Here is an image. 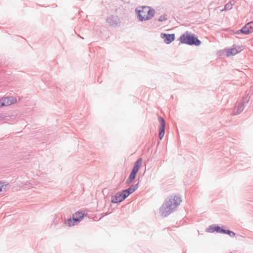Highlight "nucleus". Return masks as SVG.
Instances as JSON below:
<instances>
[{"label":"nucleus","instance_id":"obj_1","mask_svg":"<svg viewBox=\"0 0 253 253\" xmlns=\"http://www.w3.org/2000/svg\"><path fill=\"white\" fill-rule=\"evenodd\" d=\"M182 200L178 195L171 196L162 205L160 209L161 215L167 217L180 205Z\"/></svg>","mask_w":253,"mask_h":253},{"label":"nucleus","instance_id":"obj_4","mask_svg":"<svg viewBox=\"0 0 253 253\" xmlns=\"http://www.w3.org/2000/svg\"><path fill=\"white\" fill-rule=\"evenodd\" d=\"M106 23L111 27H116L120 25V19L118 16L111 15L107 17Z\"/></svg>","mask_w":253,"mask_h":253},{"label":"nucleus","instance_id":"obj_9","mask_svg":"<svg viewBox=\"0 0 253 253\" xmlns=\"http://www.w3.org/2000/svg\"><path fill=\"white\" fill-rule=\"evenodd\" d=\"M161 38L164 40L166 43L169 44L175 40V35L174 34L161 33Z\"/></svg>","mask_w":253,"mask_h":253},{"label":"nucleus","instance_id":"obj_25","mask_svg":"<svg viewBox=\"0 0 253 253\" xmlns=\"http://www.w3.org/2000/svg\"><path fill=\"white\" fill-rule=\"evenodd\" d=\"M26 187L27 188H30V187H32V183L31 182H27L25 184Z\"/></svg>","mask_w":253,"mask_h":253},{"label":"nucleus","instance_id":"obj_3","mask_svg":"<svg viewBox=\"0 0 253 253\" xmlns=\"http://www.w3.org/2000/svg\"><path fill=\"white\" fill-rule=\"evenodd\" d=\"M179 40L181 43L190 45L199 46L201 43V41L194 34H190L188 32L182 34L180 37Z\"/></svg>","mask_w":253,"mask_h":253},{"label":"nucleus","instance_id":"obj_8","mask_svg":"<svg viewBox=\"0 0 253 253\" xmlns=\"http://www.w3.org/2000/svg\"><path fill=\"white\" fill-rule=\"evenodd\" d=\"M1 100V106H2V107L10 105L16 101V99L12 96L2 98Z\"/></svg>","mask_w":253,"mask_h":253},{"label":"nucleus","instance_id":"obj_18","mask_svg":"<svg viewBox=\"0 0 253 253\" xmlns=\"http://www.w3.org/2000/svg\"><path fill=\"white\" fill-rule=\"evenodd\" d=\"M234 2V1L233 0L232 1H230L229 2L226 3L224 6V9L225 10H230L232 7Z\"/></svg>","mask_w":253,"mask_h":253},{"label":"nucleus","instance_id":"obj_12","mask_svg":"<svg viewBox=\"0 0 253 253\" xmlns=\"http://www.w3.org/2000/svg\"><path fill=\"white\" fill-rule=\"evenodd\" d=\"M84 214L82 211H78L72 214V217L74 219H72L73 221H75L77 224L80 222L83 217H84Z\"/></svg>","mask_w":253,"mask_h":253},{"label":"nucleus","instance_id":"obj_24","mask_svg":"<svg viewBox=\"0 0 253 253\" xmlns=\"http://www.w3.org/2000/svg\"><path fill=\"white\" fill-rule=\"evenodd\" d=\"M221 227L219 226H217V225H215V227H214V230H215V232H216L217 233H220L221 232Z\"/></svg>","mask_w":253,"mask_h":253},{"label":"nucleus","instance_id":"obj_14","mask_svg":"<svg viewBox=\"0 0 253 253\" xmlns=\"http://www.w3.org/2000/svg\"><path fill=\"white\" fill-rule=\"evenodd\" d=\"M244 107L245 104H243V103H239L237 107L235 109L233 113V115H237L240 114L243 111Z\"/></svg>","mask_w":253,"mask_h":253},{"label":"nucleus","instance_id":"obj_20","mask_svg":"<svg viewBox=\"0 0 253 253\" xmlns=\"http://www.w3.org/2000/svg\"><path fill=\"white\" fill-rule=\"evenodd\" d=\"M167 19V15L166 14H164L161 15L158 21L160 22H163Z\"/></svg>","mask_w":253,"mask_h":253},{"label":"nucleus","instance_id":"obj_13","mask_svg":"<svg viewBox=\"0 0 253 253\" xmlns=\"http://www.w3.org/2000/svg\"><path fill=\"white\" fill-rule=\"evenodd\" d=\"M142 163V159L139 158L134 164L132 171L137 173Z\"/></svg>","mask_w":253,"mask_h":253},{"label":"nucleus","instance_id":"obj_17","mask_svg":"<svg viewBox=\"0 0 253 253\" xmlns=\"http://www.w3.org/2000/svg\"><path fill=\"white\" fill-rule=\"evenodd\" d=\"M220 231V233L228 234L231 237H234L235 236V233L229 230L224 229L222 228Z\"/></svg>","mask_w":253,"mask_h":253},{"label":"nucleus","instance_id":"obj_22","mask_svg":"<svg viewBox=\"0 0 253 253\" xmlns=\"http://www.w3.org/2000/svg\"><path fill=\"white\" fill-rule=\"evenodd\" d=\"M8 117V116H6L3 114H0V121H3V120L7 121V120H8V119H7Z\"/></svg>","mask_w":253,"mask_h":253},{"label":"nucleus","instance_id":"obj_2","mask_svg":"<svg viewBox=\"0 0 253 253\" xmlns=\"http://www.w3.org/2000/svg\"><path fill=\"white\" fill-rule=\"evenodd\" d=\"M137 18L140 21L151 19L155 15V10L150 7L143 6L140 9H136Z\"/></svg>","mask_w":253,"mask_h":253},{"label":"nucleus","instance_id":"obj_15","mask_svg":"<svg viewBox=\"0 0 253 253\" xmlns=\"http://www.w3.org/2000/svg\"><path fill=\"white\" fill-rule=\"evenodd\" d=\"M72 219H74L72 216L68 219H65L64 223L68 227H71L77 224L75 221H73Z\"/></svg>","mask_w":253,"mask_h":253},{"label":"nucleus","instance_id":"obj_16","mask_svg":"<svg viewBox=\"0 0 253 253\" xmlns=\"http://www.w3.org/2000/svg\"><path fill=\"white\" fill-rule=\"evenodd\" d=\"M137 173L134 172L133 171H131L130 174L128 177L127 178L126 183L127 184H129L132 182V181L134 180L136 177Z\"/></svg>","mask_w":253,"mask_h":253},{"label":"nucleus","instance_id":"obj_23","mask_svg":"<svg viewBox=\"0 0 253 253\" xmlns=\"http://www.w3.org/2000/svg\"><path fill=\"white\" fill-rule=\"evenodd\" d=\"M214 227H215V225L214 226V225H210L209 227V228L208 229V231L209 232H210V233H212L213 232H215V230H214Z\"/></svg>","mask_w":253,"mask_h":253},{"label":"nucleus","instance_id":"obj_27","mask_svg":"<svg viewBox=\"0 0 253 253\" xmlns=\"http://www.w3.org/2000/svg\"><path fill=\"white\" fill-rule=\"evenodd\" d=\"M1 99H0V107H2V106H1Z\"/></svg>","mask_w":253,"mask_h":253},{"label":"nucleus","instance_id":"obj_6","mask_svg":"<svg viewBox=\"0 0 253 253\" xmlns=\"http://www.w3.org/2000/svg\"><path fill=\"white\" fill-rule=\"evenodd\" d=\"M125 199H126V196H125L123 191H122L121 192H117L114 195L112 196L111 202L116 204L121 202Z\"/></svg>","mask_w":253,"mask_h":253},{"label":"nucleus","instance_id":"obj_21","mask_svg":"<svg viewBox=\"0 0 253 253\" xmlns=\"http://www.w3.org/2000/svg\"><path fill=\"white\" fill-rule=\"evenodd\" d=\"M249 100V97L248 96V95L244 96L243 97L242 103H243V104H244L245 103L248 102Z\"/></svg>","mask_w":253,"mask_h":253},{"label":"nucleus","instance_id":"obj_19","mask_svg":"<svg viewBox=\"0 0 253 253\" xmlns=\"http://www.w3.org/2000/svg\"><path fill=\"white\" fill-rule=\"evenodd\" d=\"M6 185L0 181V192L5 191Z\"/></svg>","mask_w":253,"mask_h":253},{"label":"nucleus","instance_id":"obj_5","mask_svg":"<svg viewBox=\"0 0 253 253\" xmlns=\"http://www.w3.org/2000/svg\"><path fill=\"white\" fill-rule=\"evenodd\" d=\"M252 32H253V21L246 24L241 30L237 31L236 33L237 34L242 33L244 35H248Z\"/></svg>","mask_w":253,"mask_h":253},{"label":"nucleus","instance_id":"obj_11","mask_svg":"<svg viewBox=\"0 0 253 253\" xmlns=\"http://www.w3.org/2000/svg\"><path fill=\"white\" fill-rule=\"evenodd\" d=\"M242 50V47L240 46H235L234 45L232 48L228 49L227 51V56H229L231 55H234L238 52Z\"/></svg>","mask_w":253,"mask_h":253},{"label":"nucleus","instance_id":"obj_26","mask_svg":"<svg viewBox=\"0 0 253 253\" xmlns=\"http://www.w3.org/2000/svg\"><path fill=\"white\" fill-rule=\"evenodd\" d=\"M122 0L124 1L125 2H126V3H128L129 1V0Z\"/></svg>","mask_w":253,"mask_h":253},{"label":"nucleus","instance_id":"obj_7","mask_svg":"<svg viewBox=\"0 0 253 253\" xmlns=\"http://www.w3.org/2000/svg\"><path fill=\"white\" fill-rule=\"evenodd\" d=\"M158 120L160 124L159 136L160 139H162L165 133L166 123L165 120L161 117H159Z\"/></svg>","mask_w":253,"mask_h":253},{"label":"nucleus","instance_id":"obj_10","mask_svg":"<svg viewBox=\"0 0 253 253\" xmlns=\"http://www.w3.org/2000/svg\"><path fill=\"white\" fill-rule=\"evenodd\" d=\"M138 182L134 185H131L128 188L123 190V192L126 198L129 195L133 193L138 188Z\"/></svg>","mask_w":253,"mask_h":253}]
</instances>
